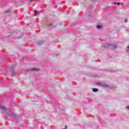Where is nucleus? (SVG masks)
<instances>
[{"label": "nucleus", "instance_id": "f257e3e1", "mask_svg": "<svg viewBox=\"0 0 129 129\" xmlns=\"http://www.w3.org/2000/svg\"><path fill=\"white\" fill-rule=\"evenodd\" d=\"M110 47L111 49H112V50H114V49H116V48H117V46H116L115 44H110Z\"/></svg>", "mask_w": 129, "mask_h": 129}, {"label": "nucleus", "instance_id": "f03ea898", "mask_svg": "<svg viewBox=\"0 0 129 129\" xmlns=\"http://www.w3.org/2000/svg\"><path fill=\"white\" fill-rule=\"evenodd\" d=\"M27 71H40V69H36L35 68H32L27 70Z\"/></svg>", "mask_w": 129, "mask_h": 129}, {"label": "nucleus", "instance_id": "7ed1b4c3", "mask_svg": "<svg viewBox=\"0 0 129 129\" xmlns=\"http://www.w3.org/2000/svg\"><path fill=\"white\" fill-rule=\"evenodd\" d=\"M0 108L3 110H7V107L0 104Z\"/></svg>", "mask_w": 129, "mask_h": 129}, {"label": "nucleus", "instance_id": "20e7f679", "mask_svg": "<svg viewBox=\"0 0 129 129\" xmlns=\"http://www.w3.org/2000/svg\"><path fill=\"white\" fill-rule=\"evenodd\" d=\"M92 90L93 92H97V91H98V89L95 88H93Z\"/></svg>", "mask_w": 129, "mask_h": 129}, {"label": "nucleus", "instance_id": "39448f33", "mask_svg": "<svg viewBox=\"0 0 129 129\" xmlns=\"http://www.w3.org/2000/svg\"><path fill=\"white\" fill-rule=\"evenodd\" d=\"M101 85L102 86H103V87H107V85H106V84H101Z\"/></svg>", "mask_w": 129, "mask_h": 129}, {"label": "nucleus", "instance_id": "423d86ee", "mask_svg": "<svg viewBox=\"0 0 129 129\" xmlns=\"http://www.w3.org/2000/svg\"><path fill=\"white\" fill-rule=\"evenodd\" d=\"M102 27V25H97V29H101Z\"/></svg>", "mask_w": 129, "mask_h": 129}, {"label": "nucleus", "instance_id": "0eeeda50", "mask_svg": "<svg viewBox=\"0 0 129 129\" xmlns=\"http://www.w3.org/2000/svg\"><path fill=\"white\" fill-rule=\"evenodd\" d=\"M10 71L12 73H14V69H13V68H11Z\"/></svg>", "mask_w": 129, "mask_h": 129}, {"label": "nucleus", "instance_id": "6e6552de", "mask_svg": "<svg viewBox=\"0 0 129 129\" xmlns=\"http://www.w3.org/2000/svg\"><path fill=\"white\" fill-rule=\"evenodd\" d=\"M39 12L38 11H36L35 13V15L37 16V15H39Z\"/></svg>", "mask_w": 129, "mask_h": 129}, {"label": "nucleus", "instance_id": "1a4fd4ad", "mask_svg": "<svg viewBox=\"0 0 129 129\" xmlns=\"http://www.w3.org/2000/svg\"><path fill=\"white\" fill-rule=\"evenodd\" d=\"M125 23H127V19H124Z\"/></svg>", "mask_w": 129, "mask_h": 129}, {"label": "nucleus", "instance_id": "9d476101", "mask_svg": "<svg viewBox=\"0 0 129 129\" xmlns=\"http://www.w3.org/2000/svg\"><path fill=\"white\" fill-rule=\"evenodd\" d=\"M41 44H43V41L39 42V45H41Z\"/></svg>", "mask_w": 129, "mask_h": 129}, {"label": "nucleus", "instance_id": "9b49d317", "mask_svg": "<svg viewBox=\"0 0 129 129\" xmlns=\"http://www.w3.org/2000/svg\"><path fill=\"white\" fill-rule=\"evenodd\" d=\"M63 129H67V125H65V128H63Z\"/></svg>", "mask_w": 129, "mask_h": 129}, {"label": "nucleus", "instance_id": "f8f14e48", "mask_svg": "<svg viewBox=\"0 0 129 129\" xmlns=\"http://www.w3.org/2000/svg\"><path fill=\"white\" fill-rule=\"evenodd\" d=\"M120 3H117V5L118 6V5H120Z\"/></svg>", "mask_w": 129, "mask_h": 129}, {"label": "nucleus", "instance_id": "ddd939ff", "mask_svg": "<svg viewBox=\"0 0 129 129\" xmlns=\"http://www.w3.org/2000/svg\"><path fill=\"white\" fill-rule=\"evenodd\" d=\"M127 109H129V106L127 107Z\"/></svg>", "mask_w": 129, "mask_h": 129}, {"label": "nucleus", "instance_id": "4468645a", "mask_svg": "<svg viewBox=\"0 0 129 129\" xmlns=\"http://www.w3.org/2000/svg\"><path fill=\"white\" fill-rule=\"evenodd\" d=\"M33 0H30V2H32Z\"/></svg>", "mask_w": 129, "mask_h": 129}, {"label": "nucleus", "instance_id": "2eb2a0df", "mask_svg": "<svg viewBox=\"0 0 129 129\" xmlns=\"http://www.w3.org/2000/svg\"><path fill=\"white\" fill-rule=\"evenodd\" d=\"M127 49H129V46H127Z\"/></svg>", "mask_w": 129, "mask_h": 129}]
</instances>
